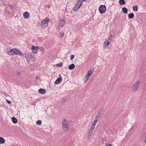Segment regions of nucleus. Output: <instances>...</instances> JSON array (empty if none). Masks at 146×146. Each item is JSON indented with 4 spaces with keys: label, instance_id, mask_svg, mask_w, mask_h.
Instances as JSON below:
<instances>
[{
    "label": "nucleus",
    "instance_id": "obj_1",
    "mask_svg": "<svg viewBox=\"0 0 146 146\" xmlns=\"http://www.w3.org/2000/svg\"><path fill=\"white\" fill-rule=\"evenodd\" d=\"M62 126L63 129L66 132H68L69 131L70 128V125L68 121L64 119L62 122Z\"/></svg>",
    "mask_w": 146,
    "mask_h": 146
},
{
    "label": "nucleus",
    "instance_id": "obj_2",
    "mask_svg": "<svg viewBox=\"0 0 146 146\" xmlns=\"http://www.w3.org/2000/svg\"><path fill=\"white\" fill-rule=\"evenodd\" d=\"M49 20L48 18H46L42 21L41 27L42 29H44L48 25Z\"/></svg>",
    "mask_w": 146,
    "mask_h": 146
},
{
    "label": "nucleus",
    "instance_id": "obj_3",
    "mask_svg": "<svg viewBox=\"0 0 146 146\" xmlns=\"http://www.w3.org/2000/svg\"><path fill=\"white\" fill-rule=\"evenodd\" d=\"M140 83L141 82L139 80H138L135 83L132 90L133 92L136 91L138 90Z\"/></svg>",
    "mask_w": 146,
    "mask_h": 146
},
{
    "label": "nucleus",
    "instance_id": "obj_4",
    "mask_svg": "<svg viewBox=\"0 0 146 146\" xmlns=\"http://www.w3.org/2000/svg\"><path fill=\"white\" fill-rule=\"evenodd\" d=\"M103 111V110L102 109H100L99 110L97 115L95 117V119H97L98 121H99L100 119L101 116L102 115V113Z\"/></svg>",
    "mask_w": 146,
    "mask_h": 146
},
{
    "label": "nucleus",
    "instance_id": "obj_5",
    "mask_svg": "<svg viewBox=\"0 0 146 146\" xmlns=\"http://www.w3.org/2000/svg\"><path fill=\"white\" fill-rule=\"evenodd\" d=\"M99 10L100 13L102 14L105 12L106 10V8L105 5H101L99 7Z\"/></svg>",
    "mask_w": 146,
    "mask_h": 146
},
{
    "label": "nucleus",
    "instance_id": "obj_6",
    "mask_svg": "<svg viewBox=\"0 0 146 146\" xmlns=\"http://www.w3.org/2000/svg\"><path fill=\"white\" fill-rule=\"evenodd\" d=\"M26 58L27 62H28V60L30 59H31L33 61H35V58L33 56L32 54L29 53L28 54V56H26Z\"/></svg>",
    "mask_w": 146,
    "mask_h": 146
},
{
    "label": "nucleus",
    "instance_id": "obj_7",
    "mask_svg": "<svg viewBox=\"0 0 146 146\" xmlns=\"http://www.w3.org/2000/svg\"><path fill=\"white\" fill-rule=\"evenodd\" d=\"M65 23V20L62 19L59 23L57 28L58 29H60L64 26Z\"/></svg>",
    "mask_w": 146,
    "mask_h": 146
},
{
    "label": "nucleus",
    "instance_id": "obj_8",
    "mask_svg": "<svg viewBox=\"0 0 146 146\" xmlns=\"http://www.w3.org/2000/svg\"><path fill=\"white\" fill-rule=\"evenodd\" d=\"M81 3L78 2L76 3L74 9V11H77L80 8L81 6L82 5Z\"/></svg>",
    "mask_w": 146,
    "mask_h": 146
},
{
    "label": "nucleus",
    "instance_id": "obj_9",
    "mask_svg": "<svg viewBox=\"0 0 146 146\" xmlns=\"http://www.w3.org/2000/svg\"><path fill=\"white\" fill-rule=\"evenodd\" d=\"M14 48H12L10 50H8L7 53L9 55H13L14 54Z\"/></svg>",
    "mask_w": 146,
    "mask_h": 146
},
{
    "label": "nucleus",
    "instance_id": "obj_10",
    "mask_svg": "<svg viewBox=\"0 0 146 146\" xmlns=\"http://www.w3.org/2000/svg\"><path fill=\"white\" fill-rule=\"evenodd\" d=\"M14 54H16V55H19L21 56V52L20 50H19L17 49L16 48H14Z\"/></svg>",
    "mask_w": 146,
    "mask_h": 146
},
{
    "label": "nucleus",
    "instance_id": "obj_11",
    "mask_svg": "<svg viewBox=\"0 0 146 146\" xmlns=\"http://www.w3.org/2000/svg\"><path fill=\"white\" fill-rule=\"evenodd\" d=\"M62 81V78L61 77L58 78L56 80L55 82V84H57L60 83Z\"/></svg>",
    "mask_w": 146,
    "mask_h": 146
},
{
    "label": "nucleus",
    "instance_id": "obj_12",
    "mask_svg": "<svg viewBox=\"0 0 146 146\" xmlns=\"http://www.w3.org/2000/svg\"><path fill=\"white\" fill-rule=\"evenodd\" d=\"M24 17L25 18H29V16H30V14L29 13L26 12L23 14Z\"/></svg>",
    "mask_w": 146,
    "mask_h": 146
},
{
    "label": "nucleus",
    "instance_id": "obj_13",
    "mask_svg": "<svg viewBox=\"0 0 146 146\" xmlns=\"http://www.w3.org/2000/svg\"><path fill=\"white\" fill-rule=\"evenodd\" d=\"M92 73V71L91 70H89L88 71L87 74L86 75V77H89L91 76Z\"/></svg>",
    "mask_w": 146,
    "mask_h": 146
},
{
    "label": "nucleus",
    "instance_id": "obj_14",
    "mask_svg": "<svg viewBox=\"0 0 146 146\" xmlns=\"http://www.w3.org/2000/svg\"><path fill=\"white\" fill-rule=\"evenodd\" d=\"M98 121H97V119H94V121L92 122V125L91 127H92L95 128V125L98 122Z\"/></svg>",
    "mask_w": 146,
    "mask_h": 146
},
{
    "label": "nucleus",
    "instance_id": "obj_15",
    "mask_svg": "<svg viewBox=\"0 0 146 146\" xmlns=\"http://www.w3.org/2000/svg\"><path fill=\"white\" fill-rule=\"evenodd\" d=\"M38 92L40 94H44L46 92V91L44 89L41 88L39 90Z\"/></svg>",
    "mask_w": 146,
    "mask_h": 146
},
{
    "label": "nucleus",
    "instance_id": "obj_16",
    "mask_svg": "<svg viewBox=\"0 0 146 146\" xmlns=\"http://www.w3.org/2000/svg\"><path fill=\"white\" fill-rule=\"evenodd\" d=\"M110 44V42L109 41L106 40L104 42V46L106 47Z\"/></svg>",
    "mask_w": 146,
    "mask_h": 146
},
{
    "label": "nucleus",
    "instance_id": "obj_17",
    "mask_svg": "<svg viewBox=\"0 0 146 146\" xmlns=\"http://www.w3.org/2000/svg\"><path fill=\"white\" fill-rule=\"evenodd\" d=\"M75 67V65L74 64H72L69 66L68 68L69 69L72 70Z\"/></svg>",
    "mask_w": 146,
    "mask_h": 146
},
{
    "label": "nucleus",
    "instance_id": "obj_18",
    "mask_svg": "<svg viewBox=\"0 0 146 146\" xmlns=\"http://www.w3.org/2000/svg\"><path fill=\"white\" fill-rule=\"evenodd\" d=\"M134 14L133 13L129 14L128 15V18L129 19H132L134 17Z\"/></svg>",
    "mask_w": 146,
    "mask_h": 146
},
{
    "label": "nucleus",
    "instance_id": "obj_19",
    "mask_svg": "<svg viewBox=\"0 0 146 146\" xmlns=\"http://www.w3.org/2000/svg\"><path fill=\"white\" fill-rule=\"evenodd\" d=\"M5 139H4L2 137H0V144H3L5 143Z\"/></svg>",
    "mask_w": 146,
    "mask_h": 146
},
{
    "label": "nucleus",
    "instance_id": "obj_20",
    "mask_svg": "<svg viewBox=\"0 0 146 146\" xmlns=\"http://www.w3.org/2000/svg\"><path fill=\"white\" fill-rule=\"evenodd\" d=\"M123 12L125 14H127L128 12L127 9L125 7H123L122 8Z\"/></svg>",
    "mask_w": 146,
    "mask_h": 146
},
{
    "label": "nucleus",
    "instance_id": "obj_21",
    "mask_svg": "<svg viewBox=\"0 0 146 146\" xmlns=\"http://www.w3.org/2000/svg\"><path fill=\"white\" fill-rule=\"evenodd\" d=\"M12 120L13 122L14 123H16L17 122V119L15 117H12Z\"/></svg>",
    "mask_w": 146,
    "mask_h": 146
},
{
    "label": "nucleus",
    "instance_id": "obj_22",
    "mask_svg": "<svg viewBox=\"0 0 146 146\" xmlns=\"http://www.w3.org/2000/svg\"><path fill=\"white\" fill-rule=\"evenodd\" d=\"M119 3L121 5H123L125 4V2L124 0H120L119 1Z\"/></svg>",
    "mask_w": 146,
    "mask_h": 146
},
{
    "label": "nucleus",
    "instance_id": "obj_23",
    "mask_svg": "<svg viewBox=\"0 0 146 146\" xmlns=\"http://www.w3.org/2000/svg\"><path fill=\"white\" fill-rule=\"evenodd\" d=\"M31 49H35L36 50H38L39 49V47L38 46H32Z\"/></svg>",
    "mask_w": 146,
    "mask_h": 146
},
{
    "label": "nucleus",
    "instance_id": "obj_24",
    "mask_svg": "<svg viewBox=\"0 0 146 146\" xmlns=\"http://www.w3.org/2000/svg\"><path fill=\"white\" fill-rule=\"evenodd\" d=\"M94 128L93 127H91L90 128V129L89 133H90V134H91L93 132V130L94 129Z\"/></svg>",
    "mask_w": 146,
    "mask_h": 146
},
{
    "label": "nucleus",
    "instance_id": "obj_25",
    "mask_svg": "<svg viewBox=\"0 0 146 146\" xmlns=\"http://www.w3.org/2000/svg\"><path fill=\"white\" fill-rule=\"evenodd\" d=\"M133 11H137L138 10V7L137 6H133Z\"/></svg>",
    "mask_w": 146,
    "mask_h": 146
},
{
    "label": "nucleus",
    "instance_id": "obj_26",
    "mask_svg": "<svg viewBox=\"0 0 146 146\" xmlns=\"http://www.w3.org/2000/svg\"><path fill=\"white\" fill-rule=\"evenodd\" d=\"M41 121L40 120H38L36 121V123L38 125H41Z\"/></svg>",
    "mask_w": 146,
    "mask_h": 146
},
{
    "label": "nucleus",
    "instance_id": "obj_27",
    "mask_svg": "<svg viewBox=\"0 0 146 146\" xmlns=\"http://www.w3.org/2000/svg\"><path fill=\"white\" fill-rule=\"evenodd\" d=\"M32 52L33 54H35L37 53V50L34 49H32Z\"/></svg>",
    "mask_w": 146,
    "mask_h": 146
},
{
    "label": "nucleus",
    "instance_id": "obj_28",
    "mask_svg": "<svg viewBox=\"0 0 146 146\" xmlns=\"http://www.w3.org/2000/svg\"><path fill=\"white\" fill-rule=\"evenodd\" d=\"M62 63H60L59 64H56V66L57 67H60L62 65Z\"/></svg>",
    "mask_w": 146,
    "mask_h": 146
},
{
    "label": "nucleus",
    "instance_id": "obj_29",
    "mask_svg": "<svg viewBox=\"0 0 146 146\" xmlns=\"http://www.w3.org/2000/svg\"><path fill=\"white\" fill-rule=\"evenodd\" d=\"M84 78H85V81L86 82L88 80L89 78L88 77H86V76H84Z\"/></svg>",
    "mask_w": 146,
    "mask_h": 146
},
{
    "label": "nucleus",
    "instance_id": "obj_30",
    "mask_svg": "<svg viewBox=\"0 0 146 146\" xmlns=\"http://www.w3.org/2000/svg\"><path fill=\"white\" fill-rule=\"evenodd\" d=\"M110 36L108 40H111L112 39V35L111 33H110Z\"/></svg>",
    "mask_w": 146,
    "mask_h": 146
},
{
    "label": "nucleus",
    "instance_id": "obj_31",
    "mask_svg": "<svg viewBox=\"0 0 146 146\" xmlns=\"http://www.w3.org/2000/svg\"><path fill=\"white\" fill-rule=\"evenodd\" d=\"M87 0H79V1L78 2L80 3H81V4L82 5L83 1H85Z\"/></svg>",
    "mask_w": 146,
    "mask_h": 146
},
{
    "label": "nucleus",
    "instance_id": "obj_32",
    "mask_svg": "<svg viewBox=\"0 0 146 146\" xmlns=\"http://www.w3.org/2000/svg\"><path fill=\"white\" fill-rule=\"evenodd\" d=\"M60 34H61L60 36H61V37H63L64 35V32L63 31H62Z\"/></svg>",
    "mask_w": 146,
    "mask_h": 146
},
{
    "label": "nucleus",
    "instance_id": "obj_33",
    "mask_svg": "<svg viewBox=\"0 0 146 146\" xmlns=\"http://www.w3.org/2000/svg\"><path fill=\"white\" fill-rule=\"evenodd\" d=\"M40 50L41 52H43L44 50V48L42 47H41L40 48Z\"/></svg>",
    "mask_w": 146,
    "mask_h": 146
},
{
    "label": "nucleus",
    "instance_id": "obj_34",
    "mask_svg": "<svg viewBox=\"0 0 146 146\" xmlns=\"http://www.w3.org/2000/svg\"><path fill=\"white\" fill-rule=\"evenodd\" d=\"M74 58V56L73 55H72L70 57V59L71 60H72Z\"/></svg>",
    "mask_w": 146,
    "mask_h": 146
},
{
    "label": "nucleus",
    "instance_id": "obj_35",
    "mask_svg": "<svg viewBox=\"0 0 146 146\" xmlns=\"http://www.w3.org/2000/svg\"><path fill=\"white\" fill-rule=\"evenodd\" d=\"M6 101L8 104H10V103H11V102L10 101L8 100L7 99H6Z\"/></svg>",
    "mask_w": 146,
    "mask_h": 146
},
{
    "label": "nucleus",
    "instance_id": "obj_36",
    "mask_svg": "<svg viewBox=\"0 0 146 146\" xmlns=\"http://www.w3.org/2000/svg\"><path fill=\"white\" fill-rule=\"evenodd\" d=\"M91 135H92L91 134H90V133H89L88 135V137L89 138L90 137V136H91Z\"/></svg>",
    "mask_w": 146,
    "mask_h": 146
},
{
    "label": "nucleus",
    "instance_id": "obj_37",
    "mask_svg": "<svg viewBox=\"0 0 146 146\" xmlns=\"http://www.w3.org/2000/svg\"><path fill=\"white\" fill-rule=\"evenodd\" d=\"M106 146H112L111 145V144H107L106 145Z\"/></svg>",
    "mask_w": 146,
    "mask_h": 146
},
{
    "label": "nucleus",
    "instance_id": "obj_38",
    "mask_svg": "<svg viewBox=\"0 0 146 146\" xmlns=\"http://www.w3.org/2000/svg\"><path fill=\"white\" fill-rule=\"evenodd\" d=\"M62 101L63 102H64L65 101V99H62Z\"/></svg>",
    "mask_w": 146,
    "mask_h": 146
},
{
    "label": "nucleus",
    "instance_id": "obj_39",
    "mask_svg": "<svg viewBox=\"0 0 146 146\" xmlns=\"http://www.w3.org/2000/svg\"><path fill=\"white\" fill-rule=\"evenodd\" d=\"M20 74H21L20 72H18L17 73V75H20Z\"/></svg>",
    "mask_w": 146,
    "mask_h": 146
},
{
    "label": "nucleus",
    "instance_id": "obj_40",
    "mask_svg": "<svg viewBox=\"0 0 146 146\" xmlns=\"http://www.w3.org/2000/svg\"><path fill=\"white\" fill-rule=\"evenodd\" d=\"M48 8H49L50 7V5H48Z\"/></svg>",
    "mask_w": 146,
    "mask_h": 146
},
{
    "label": "nucleus",
    "instance_id": "obj_41",
    "mask_svg": "<svg viewBox=\"0 0 146 146\" xmlns=\"http://www.w3.org/2000/svg\"><path fill=\"white\" fill-rule=\"evenodd\" d=\"M15 146L14 145H12V146Z\"/></svg>",
    "mask_w": 146,
    "mask_h": 146
}]
</instances>
